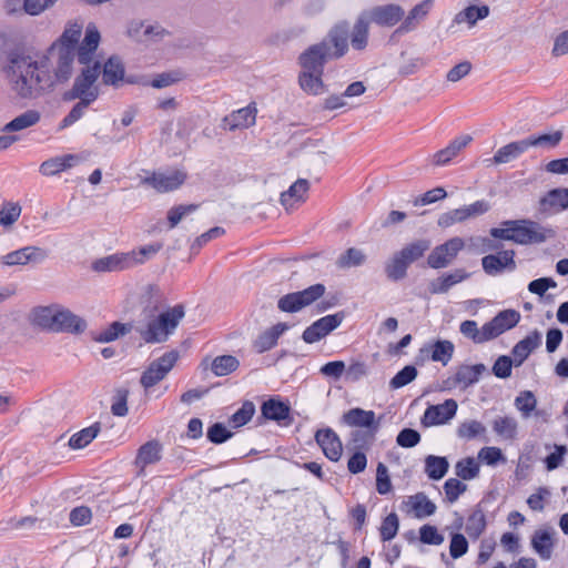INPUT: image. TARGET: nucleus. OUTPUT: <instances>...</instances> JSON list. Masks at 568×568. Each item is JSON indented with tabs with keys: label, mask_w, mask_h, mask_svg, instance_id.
I'll return each instance as SVG.
<instances>
[{
	"label": "nucleus",
	"mask_w": 568,
	"mask_h": 568,
	"mask_svg": "<svg viewBox=\"0 0 568 568\" xmlns=\"http://www.w3.org/2000/svg\"><path fill=\"white\" fill-rule=\"evenodd\" d=\"M84 23L68 21L62 34L45 51L11 61L13 91L23 99H37L55 85L65 83L74 72V49Z\"/></svg>",
	"instance_id": "f257e3e1"
},
{
	"label": "nucleus",
	"mask_w": 568,
	"mask_h": 568,
	"mask_svg": "<svg viewBox=\"0 0 568 568\" xmlns=\"http://www.w3.org/2000/svg\"><path fill=\"white\" fill-rule=\"evenodd\" d=\"M100 39L97 26L88 24L84 39L78 49V61L83 67L74 79L71 90L67 93V99H79L89 103H93L98 99L100 90L97 81L101 74V69L100 63L94 60V53Z\"/></svg>",
	"instance_id": "f03ea898"
},
{
	"label": "nucleus",
	"mask_w": 568,
	"mask_h": 568,
	"mask_svg": "<svg viewBox=\"0 0 568 568\" xmlns=\"http://www.w3.org/2000/svg\"><path fill=\"white\" fill-rule=\"evenodd\" d=\"M32 322L52 332L83 333L87 322L61 305L39 306L32 312Z\"/></svg>",
	"instance_id": "7ed1b4c3"
},
{
	"label": "nucleus",
	"mask_w": 568,
	"mask_h": 568,
	"mask_svg": "<svg viewBox=\"0 0 568 568\" xmlns=\"http://www.w3.org/2000/svg\"><path fill=\"white\" fill-rule=\"evenodd\" d=\"M183 317V306L175 305L161 313L159 316L150 317L145 322L140 323L136 331L145 343H163L175 331Z\"/></svg>",
	"instance_id": "20e7f679"
},
{
	"label": "nucleus",
	"mask_w": 568,
	"mask_h": 568,
	"mask_svg": "<svg viewBox=\"0 0 568 568\" xmlns=\"http://www.w3.org/2000/svg\"><path fill=\"white\" fill-rule=\"evenodd\" d=\"M513 225V242L519 245L540 244L555 236V231L530 220H508Z\"/></svg>",
	"instance_id": "39448f33"
},
{
	"label": "nucleus",
	"mask_w": 568,
	"mask_h": 568,
	"mask_svg": "<svg viewBox=\"0 0 568 568\" xmlns=\"http://www.w3.org/2000/svg\"><path fill=\"white\" fill-rule=\"evenodd\" d=\"M125 34L136 43L151 44L163 40L169 32L159 23L132 19L126 24Z\"/></svg>",
	"instance_id": "423d86ee"
},
{
	"label": "nucleus",
	"mask_w": 568,
	"mask_h": 568,
	"mask_svg": "<svg viewBox=\"0 0 568 568\" xmlns=\"http://www.w3.org/2000/svg\"><path fill=\"white\" fill-rule=\"evenodd\" d=\"M325 293L323 284L312 285L303 291L290 293L278 300L277 306L282 312L295 313L311 305Z\"/></svg>",
	"instance_id": "0eeeda50"
},
{
	"label": "nucleus",
	"mask_w": 568,
	"mask_h": 568,
	"mask_svg": "<svg viewBox=\"0 0 568 568\" xmlns=\"http://www.w3.org/2000/svg\"><path fill=\"white\" fill-rule=\"evenodd\" d=\"M490 209L487 201L480 200L458 209L447 211L438 216L439 227L447 229L457 223H464L488 212Z\"/></svg>",
	"instance_id": "6e6552de"
},
{
	"label": "nucleus",
	"mask_w": 568,
	"mask_h": 568,
	"mask_svg": "<svg viewBox=\"0 0 568 568\" xmlns=\"http://www.w3.org/2000/svg\"><path fill=\"white\" fill-rule=\"evenodd\" d=\"M48 256V250L36 245H27L2 255L0 262L6 266L38 265L43 263Z\"/></svg>",
	"instance_id": "1a4fd4ad"
},
{
	"label": "nucleus",
	"mask_w": 568,
	"mask_h": 568,
	"mask_svg": "<svg viewBox=\"0 0 568 568\" xmlns=\"http://www.w3.org/2000/svg\"><path fill=\"white\" fill-rule=\"evenodd\" d=\"M464 246L465 242L462 237H452L430 252L427 263L432 268H444L456 258Z\"/></svg>",
	"instance_id": "9d476101"
},
{
	"label": "nucleus",
	"mask_w": 568,
	"mask_h": 568,
	"mask_svg": "<svg viewBox=\"0 0 568 568\" xmlns=\"http://www.w3.org/2000/svg\"><path fill=\"white\" fill-rule=\"evenodd\" d=\"M178 358L179 354L176 352H169L153 361L141 377L142 386L148 389L161 382L173 368Z\"/></svg>",
	"instance_id": "9b49d317"
},
{
	"label": "nucleus",
	"mask_w": 568,
	"mask_h": 568,
	"mask_svg": "<svg viewBox=\"0 0 568 568\" xmlns=\"http://www.w3.org/2000/svg\"><path fill=\"white\" fill-rule=\"evenodd\" d=\"M404 9L398 4L376 6L362 11L369 23L381 27H394L404 18Z\"/></svg>",
	"instance_id": "f8f14e48"
},
{
	"label": "nucleus",
	"mask_w": 568,
	"mask_h": 568,
	"mask_svg": "<svg viewBox=\"0 0 568 568\" xmlns=\"http://www.w3.org/2000/svg\"><path fill=\"white\" fill-rule=\"evenodd\" d=\"M343 320L344 315L342 313H336L315 321L303 332V341L307 344L318 342L337 328L342 324Z\"/></svg>",
	"instance_id": "ddd939ff"
},
{
	"label": "nucleus",
	"mask_w": 568,
	"mask_h": 568,
	"mask_svg": "<svg viewBox=\"0 0 568 568\" xmlns=\"http://www.w3.org/2000/svg\"><path fill=\"white\" fill-rule=\"evenodd\" d=\"M458 405L455 399H446L438 405H430L426 408L422 418V424L425 427L444 425L448 423L456 415Z\"/></svg>",
	"instance_id": "4468645a"
},
{
	"label": "nucleus",
	"mask_w": 568,
	"mask_h": 568,
	"mask_svg": "<svg viewBox=\"0 0 568 568\" xmlns=\"http://www.w3.org/2000/svg\"><path fill=\"white\" fill-rule=\"evenodd\" d=\"M331 49L326 43H317L305 50L298 58L301 71L323 72Z\"/></svg>",
	"instance_id": "2eb2a0df"
},
{
	"label": "nucleus",
	"mask_w": 568,
	"mask_h": 568,
	"mask_svg": "<svg viewBox=\"0 0 568 568\" xmlns=\"http://www.w3.org/2000/svg\"><path fill=\"white\" fill-rule=\"evenodd\" d=\"M83 161L81 155L74 153L57 155L43 161L39 166V172L41 175L50 178L65 172Z\"/></svg>",
	"instance_id": "dca6fc26"
},
{
	"label": "nucleus",
	"mask_w": 568,
	"mask_h": 568,
	"mask_svg": "<svg viewBox=\"0 0 568 568\" xmlns=\"http://www.w3.org/2000/svg\"><path fill=\"white\" fill-rule=\"evenodd\" d=\"M143 263V258H136L135 255L121 253L112 254L97 260L92 267L97 272H115L134 267Z\"/></svg>",
	"instance_id": "f3484780"
},
{
	"label": "nucleus",
	"mask_w": 568,
	"mask_h": 568,
	"mask_svg": "<svg viewBox=\"0 0 568 568\" xmlns=\"http://www.w3.org/2000/svg\"><path fill=\"white\" fill-rule=\"evenodd\" d=\"M186 179V174L180 170L155 172L143 180L158 192H170L180 187Z\"/></svg>",
	"instance_id": "a211bd4d"
},
{
	"label": "nucleus",
	"mask_w": 568,
	"mask_h": 568,
	"mask_svg": "<svg viewBox=\"0 0 568 568\" xmlns=\"http://www.w3.org/2000/svg\"><path fill=\"white\" fill-rule=\"evenodd\" d=\"M343 420L351 427L365 428L373 438L379 427V419L373 410L352 408L343 415Z\"/></svg>",
	"instance_id": "6ab92c4d"
},
{
	"label": "nucleus",
	"mask_w": 568,
	"mask_h": 568,
	"mask_svg": "<svg viewBox=\"0 0 568 568\" xmlns=\"http://www.w3.org/2000/svg\"><path fill=\"white\" fill-rule=\"evenodd\" d=\"M483 270L488 275H497L505 270L514 271L516 268L515 252L506 250L497 254H489L481 258Z\"/></svg>",
	"instance_id": "aec40b11"
},
{
	"label": "nucleus",
	"mask_w": 568,
	"mask_h": 568,
	"mask_svg": "<svg viewBox=\"0 0 568 568\" xmlns=\"http://www.w3.org/2000/svg\"><path fill=\"white\" fill-rule=\"evenodd\" d=\"M402 509L417 519H424L433 516L436 513L437 506L433 503L426 494L417 493L408 496L404 500Z\"/></svg>",
	"instance_id": "412c9836"
},
{
	"label": "nucleus",
	"mask_w": 568,
	"mask_h": 568,
	"mask_svg": "<svg viewBox=\"0 0 568 568\" xmlns=\"http://www.w3.org/2000/svg\"><path fill=\"white\" fill-rule=\"evenodd\" d=\"M519 321L520 314L515 310L499 312L491 321L485 323L489 341L515 327Z\"/></svg>",
	"instance_id": "4be33fe9"
},
{
	"label": "nucleus",
	"mask_w": 568,
	"mask_h": 568,
	"mask_svg": "<svg viewBox=\"0 0 568 568\" xmlns=\"http://www.w3.org/2000/svg\"><path fill=\"white\" fill-rule=\"evenodd\" d=\"M102 82L105 85L119 88L123 83H139V80L133 77L125 78V70L123 63L116 58H110L103 64Z\"/></svg>",
	"instance_id": "5701e85b"
},
{
	"label": "nucleus",
	"mask_w": 568,
	"mask_h": 568,
	"mask_svg": "<svg viewBox=\"0 0 568 568\" xmlns=\"http://www.w3.org/2000/svg\"><path fill=\"white\" fill-rule=\"evenodd\" d=\"M555 536L556 531L552 528H539L532 534L530 545L540 559L549 560L552 557Z\"/></svg>",
	"instance_id": "b1692460"
},
{
	"label": "nucleus",
	"mask_w": 568,
	"mask_h": 568,
	"mask_svg": "<svg viewBox=\"0 0 568 568\" xmlns=\"http://www.w3.org/2000/svg\"><path fill=\"white\" fill-rule=\"evenodd\" d=\"M486 372L484 364L462 365L457 368L455 375L448 379L449 387H462L463 389L474 385Z\"/></svg>",
	"instance_id": "393cba45"
},
{
	"label": "nucleus",
	"mask_w": 568,
	"mask_h": 568,
	"mask_svg": "<svg viewBox=\"0 0 568 568\" xmlns=\"http://www.w3.org/2000/svg\"><path fill=\"white\" fill-rule=\"evenodd\" d=\"M315 439L328 459L333 462L339 460L343 453V446L335 432L329 428L318 430L315 435Z\"/></svg>",
	"instance_id": "a878e982"
},
{
	"label": "nucleus",
	"mask_w": 568,
	"mask_h": 568,
	"mask_svg": "<svg viewBox=\"0 0 568 568\" xmlns=\"http://www.w3.org/2000/svg\"><path fill=\"white\" fill-rule=\"evenodd\" d=\"M163 446L158 440H150L143 444L139 449L134 460L139 468V475H144L146 466L156 464L162 458Z\"/></svg>",
	"instance_id": "bb28decb"
},
{
	"label": "nucleus",
	"mask_w": 568,
	"mask_h": 568,
	"mask_svg": "<svg viewBox=\"0 0 568 568\" xmlns=\"http://www.w3.org/2000/svg\"><path fill=\"white\" fill-rule=\"evenodd\" d=\"M469 273L463 268H456L449 273H445L429 283V292L432 294H445L453 286L466 281Z\"/></svg>",
	"instance_id": "cd10ccee"
},
{
	"label": "nucleus",
	"mask_w": 568,
	"mask_h": 568,
	"mask_svg": "<svg viewBox=\"0 0 568 568\" xmlns=\"http://www.w3.org/2000/svg\"><path fill=\"white\" fill-rule=\"evenodd\" d=\"M256 108L247 105L245 108L234 111L223 119V125L230 131L237 129H246L255 124Z\"/></svg>",
	"instance_id": "c85d7f7f"
},
{
	"label": "nucleus",
	"mask_w": 568,
	"mask_h": 568,
	"mask_svg": "<svg viewBox=\"0 0 568 568\" xmlns=\"http://www.w3.org/2000/svg\"><path fill=\"white\" fill-rule=\"evenodd\" d=\"M541 344V334L535 329L519 341L513 348L515 366H520L525 359Z\"/></svg>",
	"instance_id": "c756f323"
},
{
	"label": "nucleus",
	"mask_w": 568,
	"mask_h": 568,
	"mask_svg": "<svg viewBox=\"0 0 568 568\" xmlns=\"http://www.w3.org/2000/svg\"><path fill=\"white\" fill-rule=\"evenodd\" d=\"M310 189V183L305 179H298L291 187L281 193V204L286 211L292 210L295 204L303 203Z\"/></svg>",
	"instance_id": "7c9ffc66"
},
{
	"label": "nucleus",
	"mask_w": 568,
	"mask_h": 568,
	"mask_svg": "<svg viewBox=\"0 0 568 568\" xmlns=\"http://www.w3.org/2000/svg\"><path fill=\"white\" fill-rule=\"evenodd\" d=\"M473 138L468 134L457 136L454 139L445 149L439 150L433 156V162L435 165H446L450 162L452 159L457 156V154L466 148Z\"/></svg>",
	"instance_id": "2f4dec72"
},
{
	"label": "nucleus",
	"mask_w": 568,
	"mask_h": 568,
	"mask_svg": "<svg viewBox=\"0 0 568 568\" xmlns=\"http://www.w3.org/2000/svg\"><path fill=\"white\" fill-rule=\"evenodd\" d=\"M434 6V0H424L416 4L404 19L397 32L405 33L414 30L417 23L424 20Z\"/></svg>",
	"instance_id": "473e14b6"
},
{
	"label": "nucleus",
	"mask_w": 568,
	"mask_h": 568,
	"mask_svg": "<svg viewBox=\"0 0 568 568\" xmlns=\"http://www.w3.org/2000/svg\"><path fill=\"white\" fill-rule=\"evenodd\" d=\"M369 24L371 23L361 12L356 18V21L354 22L349 36V42L354 50L363 51L367 48L369 37Z\"/></svg>",
	"instance_id": "72a5a7b5"
},
{
	"label": "nucleus",
	"mask_w": 568,
	"mask_h": 568,
	"mask_svg": "<svg viewBox=\"0 0 568 568\" xmlns=\"http://www.w3.org/2000/svg\"><path fill=\"white\" fill-rule=\"evenodd\" d=\"M528 149L526 139L510 142L498 149L491 161L494 164H505L518 159Z\"/></svg>",
	"instance_id": "f704fd0d"
},
{
	"label": "nucleus",
	"mask_w": 568,
	"mask_h": 568,
	"mask_svg": "<svg viewBox=\"0 0 568 568\" xmlns=\"http://www.w3.org/2000/svg\"><path fill=\"white\" fill-rule=\"evenodd\" d=\"M41 120V113L40 111L36 109H29L26 112L19 114L14 119H12L10 122H8L3 128L2 132L11 133V132H19L22 130H27L29 128H32L37 125Z\"/></svg>",
	"instance_id": "c9c22d12"
},
{
	"label": "nucleus",
	"mask_w": 568,
	"mask_h": 568,
	"mask_svg": "<svg viewBox=\"0 0 568 568\" xmlns=\"http://www.w3.org/2000/svg\"><path fill=\"white\" fill-rule=\"evenodd\" d=\"M494 433L504 440H514L518 435V422L513 416H497L491 422Z\"/></svg>",
	"instance_id": "e433bc0d"
},
{
	"label": "nucleus",
	"mask_w": 568,
	"mask_h": 568,
	"mask_svg": "<svg viewBox=\"0 0 568 568\" xmlns=\"http://www.w3.org/2000/svg\"><path fill=\"white\" fill-rule=\"evenodd\" d=\"M323 72L301 71L298 84L301 89L311 95H321L326 91L322 80Z\"/></svg>",
	"instance_id": "4c0bfd02"
},
{
	"label": "nucleus",
	"mask_w": 568,
	"mask_h": 568,
	"mask_svg": "<svg viewBox=\"0 0 568 568\" xmlns=\"http://www.w3.org/2000/svg\"><path fill=\"white\" fill-rule=\"evenodd\" d=\"M287 329V325L278 323L263 332L254 342V348L257 353L270 351L277 344L278 337Z\"/></svg>",
	"instance_id": "58836bf2"
},
{
	"label": "nucleus",
	"mask_w": 568,
	"mask_h": 568,
	"mask_svg": "<svg viewBox=\"0 0 568 568\" xmlns=\"http://www.w3.org/2000/svg\"><path fill=\"white\" fill-rule=\"evenodd\" d=\"M515 407L520 413L523 418H529L532 413L538 417H545L546 414L542 410H536L537 398L530 390L520 392L515 398Z\"/></svg>",
	"instance_id": "ea45409f"
},
{
	"label": "nucleus",
	"mask_w": 568,
	"mask_h": 568,
	"mask_svg": "<svg viewBox=\"0 0 568 568\" xmlns=\"http://www.w3.org/2000/svg\"><path fill=\"white\" fill-rule=\"evenodd\" d=\"M489 14V8L487 6H469L458 13L453 19L454 24H467L468 28H473L478 20H483Z\"/></svg>",
	"instance_id": "a19ab883"
},
{
	"label": "nucleus",
	"mask_w": 568,
	"mask_h": 568,
	"mask_svg": "<svg viewBox=\"0 0 568 568\" xmlns=\"http://www.w3.org/2000/svg\"><path fill=\"white\" fill-rule=\"evenodd\" d=\"M540 207L544 211L549 209L565 210L568 207V189H554L549 191L541 200Z\"/></svg>",
	"instance_id": "79ce46f5"
},
{
	"label": "nucleus",
	"mask_w": 568,
	"mask_h": 568,
	"mask_svg": "<svg viewBox=\"0 0 568 568\" xmlns=\"http://www.w3.org/2000/svg\"><path fill=\"white\" fill-rule=\"evenodd\" d=\"M131 329L132 326L130 324L113 322L108 327L99 331L93 338L99 343H110L130 333Z\"/></svg>",
	"instance_id": "37998d69"
},
{
	"label": "nucleus",
	"mask_w": 568,
	"mask_h": 568,
	"mask_svg": "<svg viewBox=\"0 0 568 568\" xmlns=\"http://www.w3.org/2000/svg\"><path fill=\"white\" fill-rule=\"evenodd\" d=\"M410 264L396 252L385 264V273L390 281L403 280L407 274V268Z\"/></svg>",
	"instance_id": "c03bdc74"
},
{
	"label": "nucleus",
	"mask_w": 568,
	"mask_h": 568,
	"mask_svg": "<svg viewBox=\"0 0 568 568\" xmlns=\"http://www.w3.org/2000/svg\"><path fill=\"white\" fill-rule=\"evenodd\" d=\"M449 464L445 457L428 455L425 458V473L433 480L442 479L448 471Z\"/></svg>",
	"instance_id": "a18cd8bd"
},
{
	"label": "nucleus",
	"mask_w": 568,
	"mask_h": 568,
	"mask_svg": "<svg viewBox=\"0 0 568 568\" xmlns=\"http://www.w3.org/2000/svg\"><path fill=\"white\" fill-rule=\"evenodd\" d=\"M329 41L334 47L331 55L339 58L348 51V37L346 24L336 26L329 33Z\"/></svg>",
	"instance_id": "49530a36"
},
{
	"label": "nucleus",
	"mask_w": 568,
	"mask_h": 568,
	"mask_svg": "<svg viewBox=\"0 0 568 568\" xmlns=\"http://www.w3.org/2000/svg\"><path fill=\"white\" fill-rule=\"evenodd\" d=\"M100 430L101 427L98 423L83 428L70 437L69 446L72 449L84 448L99 435Z\"/></svg>",
	"instance_id": "de8ad7c7"
},
{
	"label": "nucleus",
	"mask_w": 568,
	"mask_h": 568,
	"mask_svg": "<svg viewBox=\"0 0 568 568\" xmlns=\"http://www.w3.org/2000/svg\"><path fill=\"white\" fill-rule=\"evenodd\" d=\"M459 331L464 337L475 344H483L489 341L485 324L478 327L475 321L467 320L460 323Z\"/></svg>",
	"instance_id": "09e8293b"
},
{
	"label": "nucleus",
	"mask_w": 568,
	"mask_h": 568,
	"mask_svg": "<svg viewBox=\"0 0 568 568\" xmlns=\"http://www.w3.org/2000/svg\"><path fill=\"white\" fill-rule=\"evenodd\" d=\"M455 346L450 341L439 339L430 346V358L446 366L454 355Z\"/></svg>",
	"instance_id": "8fccbe9b"
},
{
	"label": "nucleus",
	"mask_w": 568,
	"mask_h": 568,
	"mask_svg": "<svg viewBox=\"0 0 568 568\" xmlns=\"http://www.w3.org/2000/svg\"><path fill=\"white\" fill-rule=\"evenodd\" d=\"M262 414L267 419L280 422L288 417L290 407L283 402L272 398L263 404Z\"/></svg>",
	"instance_id": "3c124183"
},
{
	"label": "nucleus",
	"mask_w": 568,
	"mask_h": 568,
	"mask_svg": "<svg viewBox=\"0 0 568 568\" xmlns=\"http://www.w3.org/2000/svg\"><path fill=\"white\" fill-rule=\"evenodd\" d=\"M239 359L232 355L215 357L211 363V369L216 376H226L237 369Z\"/></svg>",
	"instance_id": "603ef678"
},
{
	"label": "nucleus",
	"mask_w": 568,
	"mask_h": 568,
	"mask_svg": "<svg viewBox=\"0 0 568 568\" xmlns=\"http://www.w3.org/2000/svg\"><path fill=\"white\" fill-rule=\"evenodd\" d=\"M366 262L365 253L355 247L348 248L345 253L338 256L336 265L339 268H351L361 266Z\"/></svg>",
	"instance_id": "864d4df0"
},
{
	"label": "nucleus",
	"mask_w": 568,
	"mask_h": 568,
	"mask_svg": "<svg viewBox=\"0 0 568 568\" xmlns=\"http://www.w3.org/2000/svg\"><path fill=\"white\" fill-rule=\"evenodd\" d=\"M429 247L430 242L428 240H417L409 243L398 252L409 264H412L420 258Z\"/></svg>",
	"instance_id": "5fc2aeb1"
},
{
	"label": "nucleus",
	"mask_w": 568,
	"mask_h": 568,
	"mask_svg": "<svg viewBox=\"0 0 568 568\" xmlns=\"http://www.w3.org/2000/svg\"><path fill=\"white\" fill-rule=\"evenodd\" d=\"M485 433H486L485 425L475 419H469V420L463 422L456 430L457 436L459 438L466 439V440L474 439L478 436L484 435Z\"/></svg>",
	"instance_id": "6e6d98bb"
},
{
	"label": "nucleus",
	"mask_w": 568,
	"mask_h": 568,
	"mask_svg": "<svg viewBox=\"0 0 568 568\" xmlns=\"http://www.w3.org/2000/svg\"><path fill=\"white\" fill-rule=\"evenodd\" d=\"M21 206L16 202H3L0 209V225L3 227L12 226L21 215Z\"/></svg>",
	"instance_id": "4d7b16f0"
},
{
	"label": "nucleus",
	"mask_w": 568,
	"mask_h": 568,
	"mask_svg": "<svg viewBox=\"0 0 568 568\" xmlns=\"http://www.w3.org/2000/svg\"><path fill=\"white\" fill-rule=\"evenodd\" d=\"M562 140V132L555 131L552 133H545L540 135H530L526 138L528 148L542 146V148H555Z\"/></svg>",
	"instance_id": "13d9d810"
},
{
	"label": "nucleus",
	"mask_w": 568,
	"mask_h": 568,
	"mask_svg": "<svg viewBox=\"0 0 568 568\" xmlns=\"http://www.w3.org/2000/svg\"><path fill=\"white\" fill-rule=\"evenodd\" d=\"M486 529V517L483 510L473 511L466 524V532L473 539H477Z\"/></svg>",
	"instance_id": "bf43d9fd"
},
{
	"label": "nucleus",
	"mask_w": 568,
	"mask_h": 568,
	"mask_svg": "<svg viewBox=\"0 0 568 568\" xmlns=\"http://www.w3.org/2000/svg\"><path fill=\"white\" fill-rule=\"evenodd\" d=\"M197 209L196 204H181L171 207L166 215L169 227L174 229L184 217L194 213Z\"/></svg>",
	"instance_id": "052dcab7"
},
{
	"label": "nucleus",
	"mask_w": 568,
	"mask_h": 568,
	"mask_svg": "<svg viewBox=\"0 0 568 568\" xmlns=\"http://www.w3.org/2000/svg\"><path fill=\"white\" fill-rule=\"evenodd\" d=\"M182 79V75L178 71H169L156 74L150 82L141 81L143 85H150L154 89H163L175 84Z\"/></svg>",
	"instance_id": "680f3d73"
},
{
	"label": "nucleus",
	"mask_w": 568,
	"mask_h": 568,
	"mask_svg": "<svg viewBox=\"0 0 568 568\" xmlns=\"http://www.w3.org/2000/svg\"><path fill=\"white\" fill-rule=\"evenodd\" d=\"M455 469L459 478L470 480L478 476L479 465L474 458L468 457L457 462Z\"/></svg>",
	"instance_id": "e2e57ef3"
},
{
	"label": "nucleus",
	"mask_w": 568,
	"mask_h": 568,
	"mask_svg": "<svg viewBox=\"0 0 568 568\" xmlns=\"http://www.w3.org/2000/svg\"><path fill=\"white\" fill-rule=\"evenodd\" d=\"M255 413V406L252 402H244L230 418V423L234 428H239L247 424Z\"/></svg>",
	"instance_id": "0e129e2a"
},
{
	"label": "nucleus",
	"mask_w": 568,
	"mask_h": 568,
	"mask_svg": "<svg viewBox=\"0 0 568 568\" xmlns=\"http://www.w3.org/2000/svg\"><path fill=\"white\" fill-rule=\"evenodd\" d=\"M417 369L415 366L407 365L400 369L389 382L392 389L402 388L412 383L417 377Z\"/></svg>",
	"instance_id": "69168bd1"
},
{
	"label": "nucleus",
	"mask_w": 568,
	"mask_h": 568,
	"mask_svg": "<svg viewBox=\"0 0 568 568\" xmlns=\"http://www.w3.org/2000/svg\"><path fill=\"white\" fill-rule=\"evenodd\" d=\"M399 528L398 516L390 513L386 516L379 527V534L383 541H388L395 538Z\"/></svg>",
	"instance_id": "338daca9"
},
{
	"label": "nucleus",
	"mask_w": 568,
	"mask_h": 568,
	"mask_svg": "<svg viewBox=\"0 0 568 568\" xmlns=\"http://www.w3.org/2000/svg\"><path fill=\"white\" fill-rule=\"evenodd\" d=\"M466 490L467 485L456 478H449L444 484L445 496L450 504L455 503Z\"/></svg>",
	"instance_id": "774afa93"
}]
</instances>
